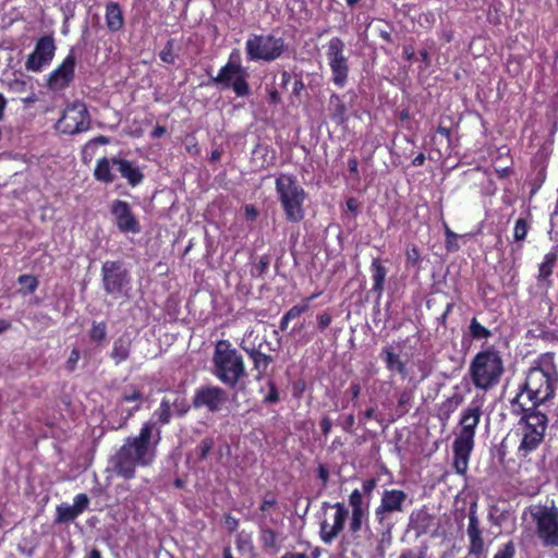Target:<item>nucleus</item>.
Segmentation results:
<instances>
[{
    "instance_id": "62",
    "label": "nucleus",
    "mask_w": 558,
    "mask_h": 558,
    "mask_svg": "<svg viewBox=\"0 0 558 558\" xmlns=\"http://www.w3.org/2000/svg\"><path fill=\"white\" fill-rule=\"evenodd\" d=\"M426 158H425V155L423 153L418 154L413 160H412V165L415 166V167H420V166H423L424 162H425Z\"/></svg>"
},
{
    "instance_id": "34",
    "label": "nucleus",
    "mask_w": 558,
    "mask_h": 558,
    "mask_svg": "<svg viewBox=\"0 0 558 558\" xmlns=\"http://www.w3.org/2000/svg\"><path fill=\"white\" fill-rule=\"evenodd\" d=\"M78 515L80 513L75 510L73 505L61 504L57 507L56 522L68 523L76 519Z\"/></svg>"
},
{
    "instance_id": "50",
    "label": "nucleus",
    "mask_w": 558,
    "mask_h": 558,
    "mask_svg": "<svg viewBox=\"0 0 558 558\" xmlns=\"http://www.w3.org/2000/svg\"><path fill=\"white\" fill-rule=\"evenodd\" d=\"M276 505H277L276 498L271 495H268L263 499L259 509H260V511L266 512L270 508L275 507Z\"/></svg>"
},
{
    "instance_id": "43",
    "label": "nucleus",
    "mask_w": 558,
    "mask_h": 558,
    "mask_svg": "<svg viewBox=\"0 0 558 558\" xmlns=\"http://www.w3.org/2000/svg\"><path fill=\"white\" fill-rule=\"evenodd\" d=\"M515 554V547L513 542H508L501 548L497 550L494 558H513Z\"/></svg>"
},
{
    "instance_id": "23",
    "label": "nucleus",
    "mask_w": 558,
    "mask_h": 558,
    "mask_svg": "<svg viewBox=\"0 0 558 558\" xmlns=\"http://www.w3.org/2000/svg\"><path fill=\"white\" fill-rule=\"evenodd\" d=\"M113 165L117 171L131 186H136L142 183L144 174L133 162L123 158L113 157Z\"/></svg>"
},
{
    "instance_id": "61",
    "label": "nucleus",
    "mask_w": 558,
    "mask_h": 558,
    "mask_svg": "<svg viewBox=\"0 0 558 558\" xmlns=\"http://www.w3.org/2000/svg\"><path fill=\"white\" fill-rule=\"evenodd\" d=\"M437 133L445 137L447 142L450 141V130L448 128L439 125L437 129Z\"/></svg>"
},
{
    "instance_id": "39",
    "label": "nucleus",
    "mask_w": 558,
    "mask_h": 558,
    "mask_svg": "<svg viewBox=\"0 0 558 558\" xmlns=\"http://www.w3.org/2000/svg\"><path fill=\"white\" fill-rule=\"evenodd\" d=\"M349 505L351 511L355 510H368V505L363 501V494L359 489H354L349 496Z\"/></svg>"
},
{
    "instance_id": "45",
    "label": "nucleus",
    "mask_w": 558,
    "mask_h": 558,
    "mask_svg": "<svg viewBox=\"0 0 558 558\" xmlns=\"http://www.w3.org/2000/svg\"><path fill=\"white\" fill-rule=\"evenodd\" d=\"M407 263L408 265H417L421 258L420 251L415 245H412L407 248Z\"/></svg>"
},
{
    "instance_id": "42",
    "label": "nucleus",
    "mask_w": 558,
    "mask_h": 558,
    "mask_svg": "<svg viewBox=\"0 0 558 558\" xmlns=\"http://www.w3.org/2000/svg\"><path fill=\"white\" fill-rule=\"evenodd\" d=\"M214 447V440L211 438H204L201 440L198 446L196 447L197 454L201 460H205L208 453L211 451Z\"/></svg>"
},
{
    "instance_id": "36",
    "label": "nucleus",
    "mask_w": 558,
    "mask_h": 558,
    "mask_svg": "<svg viewBox=\"0 0 558 558\" xmlns=\"http://www.w3.org/2000/svg\"><path fill=\"white\" fill-rule=\"evenodd\" d=\"M17 282L22 286L20 293L24 295L35 292L38 287L37 278L32 275H21L17 278Z\"/></svg>"
},
{
    "instance_id": "2",
    "label": "nucleus",
    "mask_w": 558,
    "mask_h": 558,
    "mask_svg": "<svg viewBox=\"0 0 558 558\" xmlns=\"http://www.w3.org/2000/svg\"><path fill=\"white\" fill-rule=\"evenodd\" d=\"M521 399L522 393H518L512 400V412L521 414L518 423L521 441L518 447L517 454L520 458H526L543 442L548 425V418L546 414L535 408H526L525 404L521 402Z\"/></svg>"
},
{
    "instance_id": "60",
    "label": "nucleus",
    "mask_w": 558,
    "mask_h": 558,
    "mask_svg": "<svg viewBox=\"0 0 558 558\" xmlns=\"http://www.w3.org/2000/svg\"><path fill=\"white\" fill-rule=\"evenodd\" d=\"M84 558H102V555L99 549L92 548L89 551L85 554Z\"/></svg>"
},
{
    "instance_id": "64",
    "label": "nucleus",
    "mask_w": 558,
    "mask_h": 558,
    "mask_svg": "<svg viewBox=\"0 0 558 558\" xmlns=\"http://www.w3.org/2000/svg\"><path fill=\"white\" fill-rule=\"evenodd\" d=\"M281 558H308V556L305 553H287Z\"/></svg>"
},
{
    "instance_id": "31",
    "label": "nucleus",
    "mask_w": 558,
    "mask_h": 558,
    "mask_svg": "<svg viewBox=\"0 0 558 558\" xmlns=\"http://www.w3.org/2000/svg\"><path fill=\"white\" fill-rule=\"evenodd\" d=\"M171 418V408L169 400L163 399L159 408L154 412L153 421L156 423V427L160 429V425L168 424Z\"/></svg>"
},
{
    "instance_id": "25",
    "label": "nucleus",
    "mask_w": 558,
    "mask_h": 558,
    "mask_svg": "<svg viewBox=\"0 0 558 558\" xmlns=\"http://www.w3.org/2000/svg\"><path fill=\"white\" fill-rule=\"evenodd\" d=\"M380 357L386 363L388 371H395L403 377L408 375L405 363L401 360L400 354L396 352L392 345L384 347L380 352Z\"/></svg>"
},
{
    "instance_id": "46",
    "label": "nucleus",
    "mask_w": 558,
    "mask_h": 558,
    "mask_svg": "<svg viewBox=\"0 0 558 558\" xmlns=\"http://www.w3.org/2000/svg\"><path fill=\"white\" fill-rule=\"evenodd\" d=\"M89 499L86 494H78L74 498L73 507L81 514L88 506Z\"/></svg>"
},
{
    "instance_id": "9",
    "label": "nucleus",
    "mask_w": 558,
    "mask_h": 558,
    "mask_svg": "<svg viewBox=\"0 0 558 558\" xmlns=\"http://www.w3.org/2000/svg\"><path fill=\"white\" fill-rule=\"evenodd\" d=\"M407 500L408 495L401 489H384L380 502L374 511L375 520L384 534H390L395 525L393 515L404 511Z\"/></svg>"
},
{
    "instance_id": "56",
    "label": "nucleus",
    "mask_w": 558,
    "mask_h": 558,
    "mask_svg": "<svg viewBox=\"0 0 558 558\" xmlns=\"http://www.w3.org/2000/svg\"><path fill=\"white\" fill-rule=\"evenodd\" d=\"M331 421L327 417H324L320 422V428H322V432L325 434V435H328L330 429H331Z\"/></svg>"
},
{
    "instance_id": "13",
    "label": "nucleus",
    "mask_w": 558,
    "mask_h": 558,
    "mask_svg": "<svg viewBox=\"0 0 558 558\" xmlns=\"http://www.w3.org/2000/svg\"><path fill=\"white\" fill-rule=\"evenodd\" d=\"M256 339L257 336L255 335V331L253 329H248L245 331L240 342V347L253 363V371L256 372V380H260L266 375L267 369L272 363L274 359L271 355L262 352L263 341L265 339L258 343L256 342Z\"/></svg>"
},
{
    "instance_id": "33",
    "label": "nucleus",
    "mask_w": 558,
    "mask_h": 558,
    "mask_svg": "<svg viewBox=\"0 0 558 558\" xmlns=\"http://www.w3.org/2000/svg\"><path fill=\"white\" fill-rule=\"evenodd\" d=\"M464 398L462 395L456 392L451 397L447 398L440 407V411L446 418L449 416L463 403Z\"/></svg>"
},
{
    "instance_id": "38",
    "label": "nucleus",
    "mask_w": 558,
    "mask_h": 558,
    "mask_svg": "<svg viewBox=\"0 0 558 558\" xmlns=\"http://www.w3.org/2000/svg\"><path fill=\"white\" fill-rule=\"evenodd\" d=\"M107 336V326L105 323H96L94 322L92 328L89 330V337L95 342H101L106 339Z\"/></svg>"
},
{
    "instance_id": "10",
    "label": "nucleus",
    "mask_w": 558,
    "mask_h": 558,
    "mask_svg": "<svg viewBox=\"0 0 558 558\" xmlns=\"http://www.w3.org/2000/svg\"><path fill=\"white\" fill-rule=\"evenodd\" d=\"M531 517L536 535L544 547H558V509L555 506H534Z\"/></svg>"
},
{
    "instance_id": "44",
    "label": "nucleus",
    "mask_w": 558,
    "mask_h": 558,
    "mask_svg": "<svg viewBox=\"0 0 558 558\" xmlns=\"http://www.w3.org/2000/svg\"><path fill=\"white\" fill-rule=\"evenodd\" d=\"M160 59L169 64L174 63L173 45L172 40H169L163 49L159 53Z\"/></svg>"
},
{
    "instance_id": "27",
    "label": "nucleus",
    "mask_w": 558,
    "mask_h": 558,
    "mask_svg": "<svg viewBox=\"0 0 558 558\" xmlns=\"http://www.w3.org/2000/svg\"><path fill=\"white\" fill-rule=\"evenodd\" d=\"M318 294H313L302 301V303L292 306L280 319L279 328L281 331L287 330L291 320L299 318L310 308V303L315 300Z\"/></svg>"
},
{
    "instance_id": "26",
    "label": "nucleus",
    "mask_w": 558,
    "mask_h": 558,
    "mask_svg": "<svg viewBox=\"0 0 558 558\" xmlns=\"http://www.w3.org/2000/svg\"><path fill=\"white\" fill-rule=\"evenodd\" d=\"M106 25L110 32H118L124 25L123 12L119 3L109 2L106 7Z\"/></svg>"
},
{
    "instance_id": "32",
    "label": "nucleus",
    "mask_w": 558,
    "mask_h": 558,
    "mask_svg": "<svg viewBox=\"0 0 558 558\" xmlns=\"http://www.w3.org/2000/svg\"><path fill=\"white\" fill-rule=\"evenodd\" d=\"M259 541L265 550L276 551L278 549V535L269 527H262Z\"/></svg>"
},
{
    "instance_id": "41",
    "label": "nucleus",
    "mask_w": 558,
    "mask_h": 558,
    "mask_svg": "<svg viewBox=\"0 0 558 558\" xmlns=\"http://www.w3.org/2000/svg\"><path fill=\"white\" fill-rule=\"evenodd\" d=\"M529 225L527 221L523 218H520L515 221L513 229V238L515 241H523L527 234Z\"/></svg>"
},
{
    "instance_id": "55",
    "label": "nucleus",
    "mask_w": 558,
    "mask_h": 558,
    "mask_svg": "<svg viewBox=\"0 0 558 558\" xmlns=\"http://www.w3.org/2000/svg\"><path fill=\"white\" fill-rule=\"evenodd\" d=\"M349 391L353 399H356L361 393V385L359 383H351Z\"/></svg>"
},
{
    "instance_id": "12",
    "label": "nucleus",
    "mask_w": 558,
    "mask_h": 558,
    "mask_svg": "<svg viewBox=\"0 0 558 558\" xmlns=\"http://www.w3.org/2000/svg\"><path fill=\"white\" fill-rule=\"evenodd\" d=\"M90 126V119L86 106L75 101L69 105L57 122V129L69 135L85 132Z\"/></svg>"
},
{
    "instance_id": "16",
    "label": "nucleus",
    "mask_w": 558,
    "mask_h": 558,
    "mask_svg": "<svg viewBox=\"0 0 558 558\" xmlns=\"http://www.w3.org/2000/svg\"><path fill=\"white\" fill-rule=\"evenodd\" d=\"M323 507L335 510L330 519H324L319 524V537L322 542L326 545H330L342 533L349 511L342 502H336L333 505L324 502Z\"/></svg>"
},
{
    "instance_id": "29",
    "label": "nucleus",
    "mask_w": 558,
    "mask_h": 558,
    "mask_svg": "<svg viewBox=\"0 0 558 558\" xmlns=\"http://www.w3.org/2000/svg\"><path fill=\"white\" fill-rule=\"evenodd\" d=\"M131 351V339L128 336L118 338L112 345L111 359L118 365L128 360Z\"/></svg>"
},
{
    "instance_id": "11",
    "label": "nucleus",
    "mask_w": 558,
    "mask_h": 558,
    "mask_svg": "<svg viewBox=\"0 0 558 558\" xmlns=\"http://www.w3.org/2000/svg\"><path fill=\"white\" fill-rule=\"evenodd\" d=\"M239 60V51L234 50L230 54L228 63L220 69L213 81L226 87H231L236 96L243 97L248 94L250 88L246 82V70L240 64Z\"/></svg>"
},
{
    "instance_id": "8",
    "label": "nucleus",
    "mask_w": 558,
    "mask_h": 558,
    "mask_svg": "<svg viewBox=\"0 0 558 558\" xmlns=\"http://www.w3.org/2000/svg\"><path fill=\"white\" fill-rule=\"evenodd\" d=\"M284 49V39L270 34H252L245 43V52L250 61H275L281 57Z\"/></svg>"
},
{
    "instance_id": "20",
    "label": "nucleus",
    "mask_w": 558,
    "mask_h": 558,
    "mask_svg": "<svg viewBox=\"0 0 558 558\" xmlns=\"http://www.w3.org/2000/svg\"><path fill=\"white\" fill-rule=\"evenodd\" d=\"M363 527L368 530V510L351 511L349 529L348 532L342 535V544L345 546L362 545L361 532Z\"/></svg>"
},
{
    "instance_id": "30",
    "label": "nucleus",
    "mask_w": 558,
    "mask_h": 558,
    "mask_svg": "<svg viewBox=\"0 0 558 558\" xmlns=\"http://www.w3.org/2000/svg\"><path fill=\"white\" fill-rule=\"evenodd\" d=\"M371 270L373 279V291H375L378 294V296H380L384 291V283L387 270L384 267V265H381L378 258L373 259Z\"/></svg>"
},
{
    "instance_id": "54",
    "label": "nucleus",
    "mask_w": 558,
    "mask_h": 558,
    "mask_svg": "<svg viewBox=\"0 0 558 558\" xmlns=\"http://www.w3.org/2000/svg\"><path fill=\"white\" fill-rule=\"evenodd\" d=\"M141 399V392L136 389H133L130 393H124L123 400L125 402H133Z\"/></svg>"
},
{
    "instance_id": "37",
    "label": "nucleus",
    "mask_w": 558,
    "mask_h": 558,
    "mask_svg": "<svg viewBox=\"0 0 558 558\" xmlns=\"http://www.w3.org/2000/svg\"><path fill=\"white\" fill-rule=\"evenodd\" d=\"M469 329L474 339H487L492 335L490 330L481 325L476 318L471 319Z\"/></svg>"
},
{
    "instance_id": "63",
    "label": "nucleus",
    "mask_w": 558,
    "mask_h": 558,
    "mask_svg": "<svg viewBox=\"0 0 558 558\" xmlns=\"http://www.w3.org/2000/svg\"><path fill=\"white\" fill-rule=\"evenodd\" d=\"M269 101L272 104H277L280 101V95L276 89L269 90Z\"/></svg>"
},
{
    "instance_id": "7",
    "label": "nucleus",
    "mask_w": 558,
    "mask_h": 558,
    "mask_svg": "<svg viewBox=\"0 0 558 558\" xmlns=\"http://www.w3.org/2000/svg\"><path fill=\"white\" fill-rule=\"evenodd\" d=\"M276 193L284 211L286 219L290 222H300L304 219V202L306 192L299 184L295 177L280 174L276 179Z\"/></svg>"
},
{
    "instance_id": "3",
    "label": "nucleus",
    "mask_w": 558,
    "mask_h": 558,
    "mask_svg": "<svg viewBox=\"0 0 558 558\" xmlns=\"http://www.w3.org/2000/svg\"><path fill=\"white\" fill-rule=\"evenodd\" d=\"M558 386V371L551 356L541 357L525 377L520 393L526 392L532 408L551 399Z\"/></svg>"
},
{
    "instance_id": "4",
    "label": "nucleus",
    "mask_w": 558,
    "mask_h": 558,
    "mask_svg": "<svg viewBox=\"0 0 558 558\" xmlns=\"http://www.w3.org/2000/svg\"><path fill=\"white\" fill-rule=\"evenodd\" d=\"M482 413V402L477 400H473L461 413L460 430L452 444L453 468L458 474L463 475L468 471L470 456L474 448L475 430Z\"/></svg>"
},
{
    "instance_id": "17",
    "label": "nucleus",
    "mask_w": 558,
    "mask_h": 558,
    "mask_svg": "<svg viewBox=\"0 0 558 558\" xmlns=\"http://www.w3.org/2000/svg\"><path fill=\"white\" fill-rule=\"evenodd\" d=\"M228 402L227 391L214 385H206L199 387L193 397V405L196 409H206L209 412L216 413L221 411Z\"/></svg>"
},
{
    "instance_id": "24",
    "label": "nucleus",
    "mask_w": 558,
    "mask_h": 558,
    "mask_svg": "<svg viewBox=\"0 0 558 558\" xmlns=\"http://www.w3.org/2000/svg\"><path fill=\"white\" fill-rule=\"evenodd\" d=\"M558 258V246H554L550 252H548L543 262L538 267L537 281L538 284L543 288H548L551 284L550 276L553 275L556 262Z\"/></svg>"
},
{
    "instance_id": "47",
    "label": "nucleus",
    "mask_w": 558,
    "mask_h": 558,
    "mask_svg": "<svg viewBox=\"0 0 558 558\" xmlns=\"http://www.w3.org/2000/svg\"><path fill=\"white\" fill-rule=\"evenodd\" d=\"M399 558H426V551L422 548L405 549Z\"/></svg>"
},
{
    "instance_id": "19",
    "label": "nucleus",
    "mask_w": 558,
    "mask_h": 558,
    "mask_svg": "<svg viewBox=\"0 0 558 558\" xmlns=\"http://www.w3.org/2000/svg\"><path fill=\"white\" fill-rule=\"evenodd\" d=\"M111 213L116 218L117 227L121 232L138 233L141 231L140 223L131 211L130 205L117 199L111 204Z\"/></svg>"
},
{
    "instance_id": "14",
    "label": "nucleus",
    "mask_w": 558,
    "mask_h": 558,
    "mask_svg": "<svg viewBox=\"0 0 558 558\" xmlns=\"http://www.w3.org/2000/svg\"><path fill=\"white\" fill-rule=\"evenodd\" d=\"M344 44L339 37H332L327 47V60L332 73V82L342 88L345 86L349 75L348 59L343 53Z\"/></svg>"
},
{
    "instance_id": "21",
    "label": "nucleus",
    "mask_w": 558,
    "mask_h": 558,
    "mask_svg": "<svg viewBox=\"0 0 558 558\" xmlns=\"http://www.w3.org/2000/svg\"><path fill=\"white\" fill-rule=\"evenodd\" d=\"M75 56L71 52L63 62L50 74L48 86L53 90L65 88L74 77Z\"/></svg>"
},
{
    "instance_id": "22",
    "label": "nucleus",
    "mask_w": 558,
    "mask_h": 558,
    "mask_svg": "<svg viewBox=\"0 0 558 558\" xmlns=\"http://www.w3.org/2000/svg\"><path fill=\"white\" fill-rule=\"evenodd\" d=\"M466 534L470 541L469 554L476 555V558H480L481 554H485V548L476 513V504H472L469 510V525Z\"/></svg>"
},
{
    "instance_id": "48",
    "label": "nucleus",
    "mask_w": 558,
    "mask_h": 558,
    "mask_svg": "<svg viewBox=\"0 0 558 558\" xmlns=\"http://www.w3.org/2000/svg\"><path fill=\"white\" fill-rule=\"evenodd\" d=\"M332 317L328 313H322L317 316V327L320 331L326 329L331 324Z\"/></svg>"
},
{
    "instance_id": "59",
    "label": "nucleus",
    "mask_w": 558,
    "mask_h": 558,
    "mask_svg": "<svg viewBox=\"0 0 558 558\" xmlns=\"http://www.w3.org/2000/svg\"><path fill=\"white\" fill-rule=\"evenodd\" d=\"M347 208L352 213H356L359 209V202L355 198H349L347 201Z\"/></svg>"
},
{
    "instance_id": "57",
    "label": "nucleus",
    "mask_w": 558,
    "mask_h": 558,
    "mask_svg": "<svg viewBox=\"0 0 558 558\" xmlns=\"http://www.w3.org/2000/svg\"><path fill=\"white\" fill-rule=\"evenodd\" d=\"M348 167H349V171L354 174V175H357L359 174V170H357V160L355 158H350L348 160Z\"/></svg>"
},
{
    "instance_id": "52",
    "label": "nucleus",
    "mask_w": 558,
    "mask_h": 558,
    "mask_svg": "<svg viewBox=\"0 0 558 558\" xmlns=\"http://www.w3.org/2000/svg\"><path fill=\"white\" fill-rule=\"evenodd\" d=\"M377 485V482L375 478H369V480H366L363 482V485H362V494H366V495H371L372 492L374 490V488L376 487Z\"/></svg>"
},
{
    "instance_id": "49",
    "label": "nucleus",
    "mask_w": 558,
    "mask_h": 558,
    "mask_svg": "<svg viewBox=\"0 0 558 558\" xmlns=\"http://www.w3.org/2000/svg\"><path fill=\"white\" fill-rule=\"evenodd\" d=\"M330 104L336 106V114L338 117L342 118L344 116L345 108H344V105L342 104L340 97L337 95H332L330 97Z\"/></svg>"
},
{
    "instance_id": "5",
    "label": "nucleus",
    "mask_w": 558,
    "mask_h": 558,
    "mask_svg": "<svg viewBox=\"0 0 558 558\" xmlns=\"http://www.w3.org/2000/svg\"><path fill=\"white\" fill-rule=\"evenodd\" d=\"M211 373L230 388H234L246 376L244 359L229 340L216 342L211 357Z\"/></svg>"
},
{
    "instance_id": "15",
    "label": "nucleus",
    "mask_w": 558,
    "mask_h": 558,
    "mask_svg": "<svg viewBox=\"0 0 558 558\" xmlns=\"http://www.w3.org/2000/svg\"><path fill=\"white\" fill-rule=\"evenodd\" d=\"M102 287L111 295L125 294L130 284V275L119 262H106L101 267Z\"/></svg>"
},
{
    "instance_id": "6",
    "label": "nucleus",
    "mask_w": 558,
    "mask_h": 558,
    "mask_svg": "<svg viewBox=\"0 0 558 558\" xmlns=\"http://www.w3.org/2000/svg\"><path fill=\"white\" fill-rule=\"evenodd\" d=\"M502 373V359L499 352L492 348L478 352L471 361L469 367L473 385L484 391L496 386Z\"/></svg>"
},
{
    "instance_id": "51",
    "label": "nucleus",
    "mask_w": 558,
    "mask_h": 558,
    "mask_svg": "<svg viewBox=\"0 0 558 558\" xmlns=\"http://www.w3.org/2000/svg\"><path fill=\"white\" fill-rule=\"evenodd\" d=\"M269 387L270 390L269 393L265 397V401L269 403H275L278 401L279 395L274 383H269Z\"/></svg>"
},
{
    "instance_id": "1",
    "label": "nucleus",
    "mask_w": 558,
    "mask_h": 558,
    "mask_svg": "<svg viewBox=\"0 0 558 558\" xmlns=\"http://www.w3.org/2000/svg\"><path fill=\"white\" fill-rule=\"evenodd\" d=\"M161 440V430L153 421L145 422L140 434L130 436L120 449L111 457L112 471L120 477L133 478L137 466L153 464L157 456V446Z\"/></svg>"
},
{
    "instance_id": "28",
    "label": "nucleus",
    "mask_w": 558,
    "mask_h": 558,
    "mask_svg": "<svg viewBox=\"0 0 558 558\" xmlns=\"http://www.w3.org/2000/svg\"><path fill=\"white\" fill-rule=\"evenodd\" d=\"M113 168H116L113 165V158L108 159L104 157L98 159L94 170V177L100 182L111 183L116 179V175L112 172Z\"/></svg>"
},
{
    "instance_id": "58",
    "label": "nucleus",
    "mask_w": 558,
    "mask_h": 558,
    "mask_svg": "<svg viewBox=\"0 0 558 558\" xmlns=\"http://www.w3.org/2000/svg\"><path fill=\"white\" fill-rule=\"evenodd\" d=\"M166 134V128L165 126H161V125H157L153 131H151V137L154 138H159L161 136H163Z\"/></svg>"
},
{
    "instance_id": "18",
    "label": "nucleus",
    "mask_w": 558,
    "mask_h": 558,
    "mask_svg": "<svg viewBox=\"0 0 558 558\" xmlns=\"http://www.w3.org/2000/svg\"><path fill=\"white\" fill-rule=\"evenodd\" d=\"M54 41L51 37L40 38L34 51L28 56L26 61V69L37 72L40 71L45 65L49 64L54 56Z\"/></svg>"
},
{
    "instance_id": "35",
    "label": "nucleus",
    "mask_w": 558,
    "mask_h": 558,
    "mask_svg": "<svg viewBox=\"0 0 558 558\" xmlns=\"http://www.w3.org/2000/svg\"><path fill=\"white\" fill-rule=\"evenodd\" d=\"M2 82L7 85L8 89L14 94H23L28 89V81L22 75H14L13 78L3 80Z\"/></svg>"
},
{
    "instance_id": "40",
    "label": "nucleus",
    "mask_w": 558,
    "mask_h": 558,
    "mask_svg": "<svg viewBox=\"0 0 558 558\" xmlns=\"http://www.w3.org/2000/svg\"><path fill=\"white\" fill-rule=\"evenodd\" d=\"M235 545L239 551L248 553L252 550V538L250 534L241 532L236 535Z\"/></svg>"
},
{
    "instance_id": "53",
    "label": "nucleus",
    "mask_w": 558,
    "mask_h": 558,
    "mask_svg": "<svg viewBox=\"0 0 558 558\" xmlns=\"http://www.w3.org/2000/svg\"><path fill=\"white\" fill-rule=\"evenodd\" d=\"M225 523L228 530L231 532L235 531L239 526V520L230 514L226 517Z\"/></svg>"
}]
</instances>
